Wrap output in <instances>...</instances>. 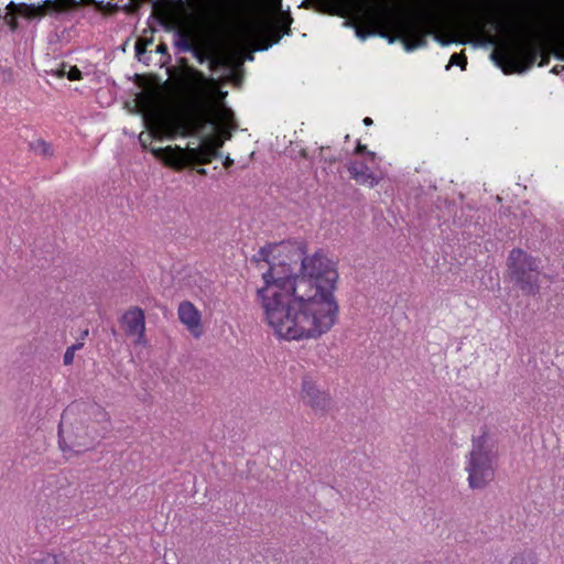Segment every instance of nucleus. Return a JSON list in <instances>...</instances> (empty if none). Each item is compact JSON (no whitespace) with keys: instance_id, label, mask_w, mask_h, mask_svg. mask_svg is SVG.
I'll use <instances>...</instances> for the list:
<instances>
[{"instance_id":"24","label":"nucleus","mask_w":564,"mask_h":564,"mask_svg":"<svg viewBox=\"0 0 564 564\" xmlns=\"http://www.w3.org/2000/svg\"><path fill=\"white\" fill-rule=\"evenodd\" d=\"M232 163H234V160H232V159H230L229 156H227V158L225 159L224 166H225V167H229L230 165H232Z\"/></svg>"},{"instance_id":"4","label":"nucleus","mask_w":564,"mask_h":564,"mask_svg":"<svg viewBox=\"0 0 564 564\" xmlns=\"http://www.w3.org/2000/svg\"><path fill=\"white\" fill-rule=\"evenodd\" d=\"M109 413L97 404L68 406L58 429V445L64 454H82L102 436L101 424L108 423Z\"/></svg>"},{"instance_id":"3","label":"nucleus","mask_w":564,"mask_h":564,"mask_svg":"<svg viewBox=\"0 0 564 564\" xmlns=\"http://www.w3.org/2000/svg\"><path fill=\"white\" fill-rule=\"evenodd\" d=\"M204 126L210 127V132L200 138L196 147L152 148L151 152L158 159L174 167H183L192 163H209L218 155V150L224 144V139H230L231 131L237 129L234 112L223 102H219L212 115L199 113L193 118H173L165 120L160 126L149 128V138L162 140L163 137L174 139L177 135L198 133Z\"/></svg>"},{"instance_id":"21","label":"nucleus","mask_w":564,"mask_h":564,"mask_svg":"<svg viewBox=\"0 0 564 564\" xmlns=\"http://www.w3.org/2000/svg\"><path fill=\"white\" fill-rule=\"evenodd\" d=\"M292 22H293V19L291 17L290 11L284 10V35H288L290 33Z\"/></svg>"},{"instance_id":"27","label":"nucleus","mask_w":564,"mask_h":564,"mask_svg":"<svg viewBox=\"0 0 564 564\" xmlns=\"http://www.w3.org/2000/svg\"><path fill=\"white\" fill-rule=\"evenodd\" d=\"M547 63H549V57L547 56H542V61L540 63V66L546 65Z\"/></svg>"},{"instance_id":"31","label":"nucleus","mask_w":564,"mask_h":564,"mask_svg":"<svg viewBox=\"0 0 564 564\" xmlns=\"http://www.w3.org/2000/svg\"><path fill=\"white\" fill-rule=\"evenodd\" d=\"M143 133L140 134V141L143 143Z\"/></svg>"},{"instance_id":"30","label":"nucleus","mask_w":564,"mask_h":564,"mask_svg":"<svg viewBox=\"0 0 564 564\" xmlns=\"http://www.w3.org/2000/svg\"><path fill=\"white\" fill-rule=\"evenodd\" d=\"M219 95H220V100H221V99H224V98H225V96L227 95V93H221V91H220V93H219Z\"/></svg>"},{"instance_id":"28","label":"nucleus","mask_w":564,"mask_h":564,"mask_svg":"<svg viewBox=\"0 0 564 564\" xmlns=\"http://www.w3.org/2000/svg\"><path fill=\"white\" fill-rule=\"evenodd\" d=\"M156 51L163 53V52H165V46L164 45H159Z\"/></svg>"},{"instance_id":"11","label":"nucleus","mask_w":564,"mask_h":564,"mask_svg":"<svg viewBox=\"0 0 564 564\" xmlns=\"http://www.w3.org/2000/svg\"><path fill=\"white\" fill-rule=\"evenodd\" d=\"M177 315L180 322L195 338H199L203 335L202 313L192 302H181Z\"/></svg>"},{"instance_id":"2","label":"nucleus","mask_w":564,"mask_h":564,"mask_svg":"<svg viewBox=\"0 0 564 564\" xmlns=\"http://www.w3.org/2000/svg\"><path fill=\"white\" fill-rule=\"evenodd\" d=\"M286 257L301 262L300 273L286 275L284 262V339H317L337 323L339 305L335 297L338 272L323 250L305 256L303 241H284Z\"/></svg>"},{"instance_id":"6","label":"nucleus","mask_w":564,"mask_h":564,"mask_svg":"<svg viewBox=\"0 0 564 564\" xmlns=\"http://www.w3.org/2000/svg\"><path fill=\"white\" fill-rule=\"evenodd\" d=\"M498 454L486 433L473 438V447L465 460L469 488L484 489L496 476Z\"/></svg>"},{"instance_id":"9","label":"nucleus","mask_w":564,"mask_h":564,"mask_svg":"<svg viewBox=\"0 0 564 564\" xmlns=\"http://www.w3.org/2000/svg\"><path fill=\"white\" fill-rule=\"evenodd\" d=\"M301 400L317 415H324L332 406V398L325 390H321L310 378L302 382Z\"/></svg>"},{"instance_id":"17","label":"nucleus","mask_w":564,"mask_h":564,"mask_svg":"<svg viewBox=\"0 0 564 564\" xmlns=\"http://www.w3.org/2000/svg\"><path fill=\"white\" fill-rule=\"evenodd\" d=\"M553 54L556 58L564 61V32H557L552 41Z\"/></svg>"},{"instance_id":"18","label":"nucleus","mask_w":564,"mask_h":564,"mask_svg":"<svg viewBox=\"0 0 564 564\" xmlns=\"http://www.w3.org/2000/svg\"><path fill=\"white\" fill-rule=\"evenodd\" d=\"M82 344H74L72 346H69L65 354H64V358H63V361H64V365L66 366H69L73 364L74 361V357H75V352L82 348Z\"/></svg>"},{"instance_id":"13","label":"nucleus","mask_w":564,"mask_h":564,"mask_svg":"<svg viewBox=\"0 0 564 564\" xmlns=\"http://www.w3.org/2000/svg\"><path fill=\"white\" fill-rule=\"evenodd\" d=\"M508 564H540V560L534 549L523 547L513 552Z\"/></svg>"},{"instance_id":"25","label":"nucleus","mask_w":564,"mask_h":564,"mask_svg":"<svg viewBox=\"0 0 564 564\" xmlns=\"http://www.w3.org/2000/svg\"><path fill=\"white\" fill-rule=\"evenodd\" d=\"M229 72H230V75L235 77V84L238 85L240 83V78L236 77L232 73H234V67L230 66L229 67Z\"/></svg>"},{"instance_id":"12","label":"nucleus","mask_w":564,"mask_h":564,"mask_svg":"<svg viewBox=\"0 0 564 564\" xmlns=\"http://www.w3.org/2000/svg\"><path fill=\"white\" fill-rule=\"evenodd\" d=\"M369 164L366 160H351L347 164V170L350 178L357 184L372 188L379 184L381 177Z\"/></svg>"},{"instance_id":"26","label":"nucleus","mask_w":564,"mask_h":564,"mask_svg":"<svg viewBox=\"0 0 564 564\" xmlns=\"http://www.w3.org/2000/svg\"><path fill=\"white\" fill-rule=\"evenodd\" d=\"M364 124L371 126L373 123L372 119L370 117H366L362 120Z\"/></svg>"},{"instance_id":"10","label":"nucleus","mask_w":564,"mask_h":564,"mask_svg":"<svg viewBox=\"0 0 564 564\" xmlns=\"http://www.w3.org/2000/svg\"><path fill=\"white\" fill-rule=\"evenodd\" d=\"M121 326L128 337L133 338V343L145 347L148 340L145 337V315L140 307L128 310L121 317Z\"/></svg>"},{"instance_id":"29","label":"nucleus","mask_w":564,"mask_h":564,"mask_svg":"<svg viewBox=\"0 0 564 564\" xmlns=\"http://www.w3.org/2000/svg\"><path fill=\"white\" fill-rule=\"evenodd\" d=\"M183 47H184V50H186V51L191 48L189 44H188V43H186V42L183 44Z\"/></svg>"},{"instance_id":"15","label":"nucleus","mask_w":564,"mask_h":564,"mask_svg":"<svg viewBox=\"0 0 564 564\" xmlns=\"http://www.w3.org/2000/svg\"><path fill=\"white\" fill-rule=\"evenodd\" d=\"M32 149L35 153L45 158H51L54 153L52 145L43 139L34 141L32 143Z\"/></svg>"},{"instance_id":"16","label":"nucleus","mask_w":564,"mask_h":564,"mask_svg":"<svg viewBox=\"0 0 564 564\" xmlns=\"http://www.w3.org/2000/svg\"><path fill=\"white\" fill-rule=\"evenodd\" d=\"M355 155H364L365 160L371 164H377L378 156L376 152L369 151L366 144H362L360 141L357 142L356 148L354 150Z\"/></svg>"},{"instance_id":"19","label":"nucleus","mask_w":564,"mask_h":564,"mask_svg":"<svg viewBox=\"0 0 564 564\" xmlns=\"http://www.w3.org/2000/svg\"><path fill=\"white\" fill-rule=\"evenodd\" d=\"M449 64L460 66L463 69H465L467 65V57L463 52L454 53L449 58Z\"/></svg>"},{"instance_id":"5","label":"nucleus","mask_w":564,"mask_h":564,"mask_svg":"<svg viewBox=\"0 0 564 564\" xmlns=\"http://www.w3.org/2000/svg\"><path fill=\"white\" fill-rule=\"evenodd\" d=\"M264 285L258 289L264 319L276 337L282 338V246L268 245L254 257Z\"/></svg>"},{"instance_id":"22","label":"nucleus","mask_w":564,"mask_h":564,"mask_svg":"<svg viewBox=\"0 0 564 564\" xmlns=\"http://www.w3.org/2000/svg\"><path fill=\"white\" fill-rule=\"evenodd\" d=\"M145 50H147V42H144L142 40L137 41L135 53L139 58L145 52Z\"/></svg>"},{"instance_id":"23","label":"nucleus","mask_w":564,"mask_h":564,"mask_svg":"<svg viewBox=\"0 0 564 564\" xmlns=\"http://www.w3.org/2000/svg\"><path fill=\"white\" fill-rule=\"evenodd\" d=\"M240 54L242 55L241 58H242V62L243 61H252L253 59V56H252V52H243L241 51Z\"/></svg>"},{"instance_id":"14","label":"nucleus","mask_w":564,"mask_h":564,"mask_svg":"<svg viewBox=\"0 0 564 564\" xmlns=\"http://www.w3.org/2000/svg\"><path fill=\"white\" fill-rule=\"evenodd\" d=\"M28 564H68L67 561L53 553H42L33 556L28 561Z\"/></svg>"},{"instance_id":"1","label":"nucleus","mask_w":564,"mask_h":564,"mask_svg":"<svg viewBox=\"0 0 564 564\" xmlns=\"http://www.w3.org/2000/svg\"><path fill=\"white\" fill-rule=\"evenodd\" d=\"M330 1L344 12H355L368 21L375 28L368 34L379 33L382 37H388L390 43L400 39L408 52L424 47L427 44L426 37L434 34L435 29L443 23L445 12L455 8L466 13L474 25L481 31L490 25L501 33L521 35L519 40L503 42L491 53V58L505 74L524 72L535 63L539 55L538 46L533 41L535 30L528 19L517 22L502 20L488 14L474 1L430 0L420 21L405 18L403 11L395 6L372 7L366 0ZM357 35L366 39L367 33L357 29Z\"/></svg>"},{"instance_id":"8","label":"nucleus","mask_w":564,"mask_h":564,"mask_svg":"<svg viewBox=\"0 0 564 564\" xmlns=\"http://www.w3.org/2000/svg\"><path fill=\"white\" fill-rule=\"evenodd\" d=\"M80 2L82 0H45L39 4L10 2L7 6L8 14L12 15V19L9 21V25L12 30L17 29L18 24L15 21V15H20L30 20L42 18L51 12H63L75 8Z\"/></svg>"},{"instance_id":"20","label":"nucleus","mask_w":564,"mask_h":564,"mask_svg":"<svg viewBox=\"0 0 564 564\" xmlns=\"http://www.w3.org/2000/svg\"><path fill=\"white\" fill-rule=\"evenodd\" d=\"M59 75H66L69 80H78L82 78V73L76 66L69 67L66 72L65 66L59 72Z\"/></svg>"},{"instance_id":"7","label":"nucleus","mask_w":564,"mask_h":564,"mask_svg":"<svg viewBox=\"0 0 564 564\" xmlns=\"http://www.w3.org/2000/svg\"><path fill=\"white\" fill-rule=\"evenodd\" d=\"M507 265L511 281L517 283L524 294L539 293L540 260L538 258L514 248L509 253Z\"/></svg>"}]
</instances>
